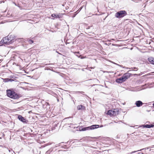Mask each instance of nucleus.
I'll return each mask as SVG.
<instances>
[{
  "instance_id": "1",
  "label": "nucleus",
  "mask_w": 154,
  "mask_h": 154,
  "mask_svg": "<svg viewBox=\"0 0 154 154\" xmlns=\"http://www.w3.org/2000/svg\"><path fill=\"white\" fill-rule=\"evenodd\" d=\"M7 94L8 97L14 99H18L20 97L18 94L10 90H7Z\"/></svg>"
},
{
  "instance_id": "2",
  "label": "nucleus",
  "mask_w": 154,
  "mask_h": 154,
  "mask_svg": "<svg viewBox=\"0 0 154 154\" xmlns=\"http://www.w3.org/2000/svg\"><path fill=\"white\" fill-rule=\"evenodd\" d=\"M12 39L10 38V36L9 35L7 37H6L3 38L1 40V42H2L3 45L8 44L9 45L12 42Z\"/></svg>"
},
{
  "instance_id": "3",
  "label": "nucleus",
  "mask_w": 154,
  "mask_h": 154,
  "mask_svg": "<svg viewBox=\"0 0 154 154\" xmlns=\"http://www.w3.org/2000/svg\"><path fill=\"white\" fill-rule=\"evenodd\" d=\"M127 15V13L125 11H120L116 13L115 17L117 18H121Z\"/></svg>"
},
{
  "instance_id": "4",
  "label": "nucleus",
  "mask_w": 154,
  "mask_h": 154,
  "mask_svg": "<svg viewBox=\"0 0 154 154\" xmlns=\"http://www.w3.org/2000/svg\"><path fill=\"white\" fill-rule=\"evenodd\" d=\"M79 142L77 141V140H70V141H69L67 142H55L54 143H57L58 144H59L61 143H64L65 144H78V143H79Z\"/></svg>"
},
{
  "instance_id": "5",
  "label": "nucleus",
  "mask_w": 154,
  "mask_h": 154,
  "mask_svg": "<svg viewBox=\"0 0 154 154\" xmlns=\"http://www.w3.org/2000/svg\"><path fill=\"white\" fill-rule=\"evenodd\" d=\"M107 114L110 116H116L118 114V110L117 109L108 111Z\"/></svg>"
},
{
  "instance_id": "6",
  "label": "nucleus",
  "mask_w": 154,
  "mask_h": 154,
  "mask_svg": "<svg viewBox=\"0 0 154 154\" xmlns=\"http://www.w3.org/2000/svg\"><path fill=\"white\" fill-rule=\"evenodd\" d=\"M99 127V125H94L92 126H91L89 127H87L84 128L82 130L83 131H85L87 130H88L89 129L92 130L94 129L95 128H98Z\"/></svg>"
},
{
  "instance_id": "7",
  "label": "nucleus",
  "mask_w": 154,
  "mask_h": 154,
  "mask_svg": "<svg viewBox=\"0 0 154 154\" xmlns=\"http://www.w3.org/2000/svg\"><path fill=\"white\" fill-rule=\"evenodd\" d=\"M62 15L63 14H52L51 16L54 17L60 18L62 17Z\"/></svg>"
},
{
  "instance_id": "8",
  "label": "nucleus",
  "mask_w": 154,
  "mask_h": 154,
  "mask_svg": "<svg viewBox=\"0 0 154 154\" xmlns=\"http://www.w3.org/2000/svg\"><path fill=\"white\" fill-rule=\"evenodd\" d=\"M130 75L129 73H126L124 74L122 77L123 78V80L125 81L127 79L130 77Z\"/></svg>"
},
{
  "instance_id": "9",
  "label": "nucleus",
  "mask_w": 154,
  "mask_h": 154,
  "mask_svg": "<svg viewBox=\"0 0 154 154\" xmlns=\"http://www.w3.org/2000/svg\"><path fill=\"white\" fill-rule=\"evenodd\" d=\"M18 119L24 123H26L27 121L26 119L24 118L20 115H18Z\"/></svg>"
},
{
  "instance_id": "10",
  "label": "nucleus",
  "mask_w": 154,
  "mask_h": 154,
  "mask_svg": "<svg viewBox=\"0 0 154 154\" xmlns=\"http://www.w3.org/2000/svg\"><path fill=\"white\" fill-rule=\"evenodd\" d=\"M137 106L139 107H140L143 104V102L140 100L136 101L135 103Z\"/></svg>"
},
{
  "instance_id": "11",
  "label": "nucleus",
  "mask_w": 154,
  "mask_h": 154,
  "mask_svg": "<svg viewBox=\"0 0 154 154\" xmlns=\"http://www.w3.org/2000/svg\"><path fill=\"white\" fill-rule=\"evenodd\" d=\"M125 81L123 80V78L121 77H120L118 79H117L116 80V82L118 83H121L122 82H124Z\"/></svg>"
},
{
  "instance_id": "12",
  "label": "nucleus",
  "mask_w": 154,
  "mask_h": 154,
  "mask_svg": "<svg viewBox=\"0 0 154 154\" xmlns=\"http://www.w3.org/2000/svg\"><path fill=\"white\" fill-rule=\"evenodd\" d=\"M77 109L78 110H81V109H82L83 110H85V106H84L83 105H78L77 106Z\"/></svg>"
},
{
  "instance_id": "13",
  "label": "nucleus",
  "mask_w": 154,
  "mask_h": 154,
  "mask_svg": "<svg viewBox=\"0 0 154 154\" xmlns=\"http://www.w3.org/2000/svg\"><path fill=\"white\" fill-rule=\"evenodd\" d=\"M119 150H124L125 149H126L127 150H128V146H126L125 147L124 146V145H119Z\"/></svg>"
},
{
  "instance_id": "14",
  "label": "nucleus",
  "mask_w": 154,
  "mask_h": 154,
  "mask_svg": "<svg viewBox=\"0 0 154 154\" xmlns=\"http://www.w3.org/2000/svg\"><path fill=\"white\" fill-rule=\"evenodd\" d=\"M144 128H151L153 127L154 125H153L152 124L151 125H143L142 126Z\"/></svg>"
},
{
  "instance_id": "15",
  "label": "nucleus",
  "mask_w": 154,
  "mask_h": 154,
  "mask_svg": "<svg viewBox=\"0 0 154 154\" xmlns=\"http://www.w3.org/2000/svg\"><path fill=\"white\" fill-rule=\"evenodd\" d=\"M149 61L151 64L154 65V59L152 57H149L148 59Z\"/></svg>"
},
{
  "instance_id": "16",
  "label": "nucleus",
  "mask_w": 154,
  "mask_h": 154,
  "mask_svg": "<svg viewBox=\"0 0 154 154\" xmlns=\"http://www.w3.org/2000/svg\"><path fill=\"white\" fill-rule=\"evenodd\" d=\"M61 147L62 148L66 149L69 148V145H63Z\"/></svg>"
},
{
  "instance_id": "17",
  "label": "nucleus",
  "mask_w": 154,
  "mask_h": 154,
  "mask_svg": "<svg viewBox=\"0 0 154 154\" xmlns=\"http://www.w3.org/2000/svg\"><path fill=\"white\" fill-rule=\"evenodd\" d=\"M28 41L30 44H32L33 42V41L31 39H29Z\"/></svg>"
},
{
  "instance_id": "18",
  "label": "nucleus",
  "mask_w": 154,
  "mask_h": 154,
  "mask_svg": "<svg viewBox=\"0 0 154 154\" xmlns=\"http://www.w3.org/2000/svg\"><path fill=\"white\" fill-rule=\"evenodd\" d=\"M140 150H139V151H140ZM139 150H138L137 151H133L130 153V154H132L133 153H135V152H136L138 151H139Z\"/></svg>"
},
{
  "instance_id": "19",
  "label": "nucleus",
  "mask_w": 154,
  "mask_h": 154,
  "mask_svg": "<svg viewBox=\"0 0 154 154\" xmlns=\"http://www.w3.org/2000/svg\"><path fill=\"white\" fill-rule=\"evenodd\" d=\"M79 57L81 59H82L85 58V57H82V56L81 55H80Z\"/></svg>"
},
{
  "instance_id": "20",
  "label": "nucleus",
  "mask_w": 154,
  "mask_h": 154,
  "mask_svg": "<svg viewBox=\"0 0 154 154\" xmlns=\"http://www.w3.org/2000/svg\"><path fill=\"white\" fill-rule=\"evenodd\" d=\"M79 52H75V54H79Z\"/></svg>"
},
{
  "instance_id": "21",
  "label": "nucleus",
  "mask_w": 154,
  "mask_h": 154,
  "mask_svg": "<svg viewBox=\"0 0 154 154\" xmlns=\"http://www.w3.org/2000/svg\"><path fill=\"white\" fill-rule=\"evenodd\" d=\"M75 55H76V56H77V57H79V56L78 55H77V54H75Z\"/></svg>"
},
{
  "instance_id": "22",
  "label": "nucleus",
  "mask_w": 154,
  "mask_h": 154,
  "mask_svg": "<svg viewBox=\"0 0 154 154\" xmlns=\"http://www.w3.org/2000/svg\"><path fill=\"white\" fill-rule=\"evenodd\" d=\"M153 106H154V103H153Z\"/></svg>"
},
{
  "instance_id": "23",
  "label": "nucleus",
  "mask_w": 154,
  "mask_h": 154,
  "mask_svg": "<svg viewBox=\"0 0 154 154\" xmlns=\"http://www.w3.org/2000/svg\"><path fill=\"white\" fill-rule=\"evenodd\" d=\"M102 126H102H102H100V127H102Z\"/></svg>"
}]
</instances>
